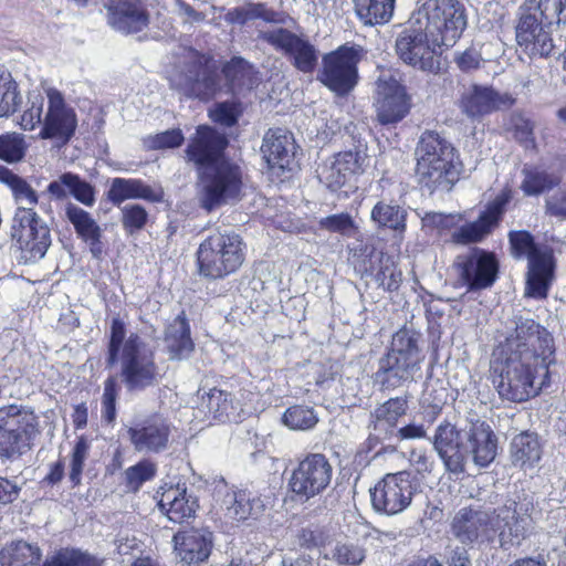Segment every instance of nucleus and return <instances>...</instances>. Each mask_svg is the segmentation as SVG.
Wrapping results in <instances>:
<instances>
[{
  "mask_svg": "<svg viewBox=\"0 0 566 566\" xmlns=\"http://www.w3.org/2000/svg\"><path fill=\"white\" fill-rule=\"evenodd\" d=\"M36 424V416L27 406L11 403L0 408V430L32 437Z\"/></svg>",
  "mask_w": 566,
  "mask_h": 566,
  "instance_id": "72a5a7b5",
  "label": "nucleus"
},
{
  "mask_svg": "<svg viewBox=\"0 0 566 566\" xmlns=\"http://www.w3.org/2000/svg\"><path fill=\"white\" fill-rule=\"evenodd\" d=\"M174 542L182 563L199 566L211 553L212 533L207 528L181 531L174 536Z\"/></svg>",
  "mask_w": 566,
  "mask_h": 566,
  "instance_id": "cd10ccee",
  "label": "nucleus"
},
{
  "mask_svg": "<svg viewBox=\"0 0 566 566\" xmlns=\"http://www.w3.org/2000/svg\"><path fill=\"white\" fill-rule=\"evenodd\" d=\"M109 23L124 33L143 31L149 23V15L140 1H123L111 8Z\"/></svg>",
  "mask_w": 566,
  "mask_h": 566,
  "instance_id": "7c9ffc66",
  "label": "nucleus"
},
{
  "mask_svg": "<svg viewBox=\"0 0 566 566\" xmlns=\"http://www.w3.org/2000/svg\"><path fill=\"white\" fill-rule=\"evenodd\" d=\"M44 105V96L35 92L30 93L28 108L21 115L20 120V126L24 130H33L40 125L43 126Z\"/></svg>",
  "mask_w": 566,
  "mask_h": 566,
  "instance_id": "603ef678",
  "label": "nucleus"
},
{
  "mask_svg": "<svg viewBox=\"0 0 566 566\" xmlns=\"http://www.w3.org/2000/svg\"><path fill=\"white\" fill-rule=\"evenodd\" d=\"M283 422L292 430H310L318 422L314 409L307 406H292L283 415Z\"/></svg>",
  "mask_w": 566,
  "mask_h": 566,
  "instance_id": "09e8293b",
  "label": "nucleus"
},
{
  "mask_svg": "<svg viewBox=\"0 0 566 566\" xmlns=\"http://www.w3.org/2000/svg\"><path fill=\"white\" fill-rule=\"evenodd\" d=\"M333 468L324 454L313 453L303 459L293 471L290 486L304 500L322 493L331 483Z\"/></svg>",
  "mask_w": 566,
  "mask_h": 566,
  "instance_id": "f3484780",
  "label": "nucleus"
},
{
  "mask_svg": "<svg viewBox=\"0 0 566 566\" xmlns=\"http://www.w3.org/2000/svg\"><path fill=\"white\" fill-rule=\"evenodd\" d=\"M209 114L212 120L224 126H232L238 119L239 108L233 102H224L217 104Z\"/></svg>",
  "mask_w": 566,
  "mask_h": 566,
  "instance_id": "774afa93",
  "label": "nucleus"
},
{
  "mask_svg": "<svg viewBox=\"0 0 566 566\" xmlns=\"http://www.w3.org/2000/svg\"><path fill=\"white\" fill-rule=\"evenodd\" d=\"M506 130L512 133L514 138L526 147L534 146V123L522 113L510 115L506 124Z\"/></svg>",
  "mask_w": 566,
  "mask_h": 566,
  "instance_id": "5fc2aeb1",
  "label": "nucleus"
},
{
  "mask_svg": "<svg viewBox=\"0 0 566 566\" xmlns=\"http://www.w3.org/2000/svg\"><path fill=\"white\" fill-rule=\"evenodd\" d=\"M433 449L443 462L446 470L453 474L465 470V439L450 422L440 423L434 432Z\"/></svg>",
  "mask_w": 566,
  "mask_h": 566,
  "instance_id": "aec40b11",
  "label": "nucleus"
},
{
  "mask_svg": "<svg viewBox=\"0 0 566 566\" xmlns=\"http://www.w3.org/2000/svg\"><path fill=\"white\" fill-rule=\"evenodd\" d=\"M516 41L530 57L548 56L554 49L549 25L543 24L535 14H522L516 25Z\"/></svg>",
  "mask_w": 566,
  "mask_h": 566,
  "instance_id": "412c9836",
  "label": "nucleus"
},
{
  "mask_svg": "<svg viewBox=\"0 0 566 566\" xmlns=\"http://www.w3.org/2000/svg\"><path fill=\"white\" fill-rule=\"evenodd\" d=\"M324 557L340 566H359L366 558V549L356 542L338 541Z\"/></svg>",
  "mask_w": 566,
  "mask_h": 566,
  "instance_id": "c03bdc74",
  "label": "nucleus"
},
{
  "mask_svg": "<svg viewBox=\"0 0 566 566\" xmlns=\"http://www.w3.org/2000/svg\"><path fill=\"white\" fill-rule=\"evenodd\" d=\"M165 343L172 358H184L193 348L189 325L185 317L177 316L167 327Z\"/></svg>",
  "mask_w": 566,
  "mask_h": 566,
  "instance_id": "4c0bfd02",
  "label": "nucleus"
},
{
  "mask_svg": "<svg viewBox=\"0 0 566 566\" xmlns=\"http://www.w3.org/2000/svg\"><path fill=\"white\" fill-rule=\"evenodd\" d=\"M407 400L403 398H391L378 406L371 417L374 418V429L380 432H387L394 428L398 419L406 413Z\"/></svg>",
  "mask_w": 566,
  "mask_h": 566,
  "instance_id": "ea45409f",
  "label": "nucleus"
},
{
  "mask_svg": "<svg viewBox=\"0 0 566 566\" xmlns=\"http://www.w3.org/2000/svg\"><path fill=\"white\" fill-rule=\"evenodd\" d=\"M510 243L515 258L528 260L525 295L534 298L546 297L554 270L551 252L538 248L526 231L511 232Z\"/></svg>",
  "mask_w": 566,
  "mask_h": 566,
  "instance_id": "9d476101",
  "label": "nucleus"
},
{
  "mask_svg": "<svg viewBox=\"0 0 566 566\" xmlns=\"http://www.w3.org/2000/svg\"><path fill=\"white\" fill-rule=\"evenodd\" d=\"M245 244L234 232H216L197 250L199 273L209 279H222L237 272L244 262Z\"/></svg>",
  "mask_w": 566,
  "mask_h": 566,
  "instance_id": "0eeeda50",
  "label": "nucleus"
},
{
  "mask_svg": "<svg viewBox=\"0 0 566 566\" xmlns=\"http://www.w3.org/2000/svg\"><path fill=\"white\" fill-rule=\"evenodd\" d=\"M467 27L457 0H427L396 39V53L408 65L437 73L442 48L454 45Z\"/></svg>",
  "mask_w": 566,
  "mask_h": 566,
  "instance_id": "f257e3e1",
  "label": "nucleus"
},
{
  "mask_svg": "<svg viewBox=\"0 0 566 566\" xmlns=\"http://www.w3.org/2000/svg\"><path fill=\"white\" fill-rule=\"evenodd\" d=\"M163 513L174 523H184L195 515L197 501L188 495L185 488L170 486L165 490L158 502Z\"/></svg>",
  "mask_w": 566,
  "mask_h": 566,
  "instance_id": "c756f323",
  "label": "nucleus"
},
{
  "mask_svg": "<svg viewBox=\"0 0 566 566\" xmlns=\"http://www.w3.org/2000/svg\"><path fill=\"white\" fill-rule=\"evenodd\" d=\"M525 518L517 512V503L506 500L502 506L489 510L461 509L452 521L455 537L467 544L489 542L496 535L502 547L520 544L525 534Z\"/></svg>",
  "mask_w": 566,
  "mask_h": 566,
  "instance_id": "7ed1b4c3",
  "label": "nucleus"
},
{
  "mask_svg": "<svg viewBox=\"0 0 566 566\" xmlns=\"http://www.w3.org/2000/svg\"><path fill=\"white\" fill-rule=\"evenodd\" d=\"M24 136L19 133L0 134V160L8 164L20 163L27 153Z\"/></svg>",
  "mask_w": 566,
  "mask_h": 566,
  "instance_id": "49530a36",
  "label": "nucleus"
},
{
  "mask_svg": "<svg viewBox=\"0 0 566 566\" xmlns=\"http://www.w3.org/2000/svg\"><path fill=\"white\" fill-rule=\"evenodd\" d=\"M545 211L559 220L566 219V187L558 188L546 197Z\"/></svg>",
  "mask_w": 566,
  "mask_h": 566,
  "instance_id": "338daca9",
  "label": "nucleus"
},
{
  "mask_svg": "<svg viewBox=\"0 0 566 566\" xmlns=\"http://www.w3.org/2000/svg\"><path fill=\"white\" fill-rule=\"evenodd\" d=\"M223 73L233 87H242L251 84L253 70L247 61L235 57L224 65Z\"/></svg>",
  "mask_w": 566,
  "mask_h": 566,
  "instance_id": "4d7b16f0",
  "label": "nucleus"
},
{
  "mask_svg": "<svg viewBox=\"0 0 566 566\" xmlns=\"http://www.w3.org/2000/svg\"><path fill=\"white\" fill-rule=\"evenodd\" d=\"M530 9H535L547 22L566 23V0H528Z\"/></svg>",
  "mask_w": 566,
  "mask_h": 566,
  "instance_id": "8fccbe9b",
  "label": "nucleus"
},
{
  "mask_svg": "<svg viewBox=\"0 0 566 566\" xmlns=\"http://www.w3.org/2000/svg\"><path fill=\"white\" fill-rule=\"evenodd\" d=\"M31 438L23 433L0 430V459L15 460L31 449Z\"/></svg>",
  "mask_w": 566,
  "mask_h": 566,
  "instance_id": "a18cd8bd",
  "label": "nucleus"
},
{
  "mask_svg": "<svg viewBox=\"0 0 566 566\" xmlns=\"http://www.w3.org/2000/svg\"><path fill=\"white\" fill-rule=\"evenodd\" d=\"M510 196L506 192L499 195L481 213L476 221L467 223L453 231L451 239L454 243L469 244L481 241L490 233L491 228L497 222Z\"/></svg>",
  "mask_w": 566,
  "mask_h": 566,
  "instance_id": "bb28decb",
  "label": "nucleus"
},
{
  "mask_svg": "<svg viewBox=\"0 0 566 566\" xmlns=\"http://www.w3.org/2000/svg\"><path fill=\"white\" fill-rule=\"evenodd\" d=\"M40 559V548L24 541L11 542L0 551V566H34Z\"/></svg>",
  "mask_w": 566,
  "mask_h": 566,
  "instance_id": "e433bc0d",
  "label": "nucleus"
},
{
  "mask_svg": "<svg viewBox=\"0 0 566 566\" xmlns=\"http://www.w3.org/2000/svg\"><path fill=\"white\" fill-rule=\"evenodd\" d=\"M461 220L458 214H443L439 212H428L422 218V224L427 229L443 232L452 229Z\"/></svg>",
  "mask_w": 566,
  "mask_h": 566,
  "instance_id": "e2e57ef3",
  "label": "nucleus"
},
{
  "mask_svg": "<svg viewBox=\"0 0 566 566\" xmlns=\"http://www.w3.org/2000/svg\"><path fill=\"white\" fill-rule=\"evenodd\" d=\"M512 463L521 469H532L541 460L542 448L535 433L525 431L516 434L510 446Z\"/></svg>",
  "mask_w": 566,
  "mask_h": 566,
  "instance_id": "f704fd0d",
  "label": "nucleus"
},
{
  "mask_svg": "<svg viewBox=\"0 0 566 566\" xmlns=\"http://www.w3.org/2000/svg\"><path fill=\"white\" fill-rule=\"evenodd\" d=\"M421 360L417 336L400 329L392 336L389 352L379 360L377 379L386 388H398L413 379Z\"/></svg>",
  "mask_w": 566,
  "mask_h": 566,
  "instance_id": "6e6552de",
  "label": "nucleus"
},
{
  "mask_svg": "<svg viewBox=\"0 0 566 566\" xmlns=\"http://www.w3.org/2000/svg\"><path fill=\"white\" fill-rule=\"evenodd\" d=\"M209 59L188 51L168 74L171 86L187 96L209 98L217 88L216 74Z\"/></svg>",
  "mask_w": 566,
  "mask_h": 566,
  "instance_id": "9b49d317",
  "label": "nucleus"
},
{
  "mask_svg": "<svg viewBox=\"0 0 566 566\" xmlns=\"http://www.w3.org/2000/svg\"><path fill=\"white\" fill-rule=\"evenodd\" d=\"M46 190L56 199H64L67 195H72L85 206H93L95 202L93 187L72 172L62 174L56 180L49 184Z\"/></svg>",
  "mask_w": 566,
  "mask_h": 566,
  "instance_id": "473e14b6",
  "label": "nucleus"
},
{
  "mask_svg": "<svg viewBox=\"0 0 566 566\" xmlns=\"http://www.w3.org/2000/svg\"><path fill=\"white\" fill-rule=\"evenodd\" d=\"M318 227L328 232L353 237L357 230L354 219L345 212L331 214L318 220Z\"/></svg>",
  "mask_w": 566,
  "mask_h": 566,
  "instance_id": "6e6d98bb",
  "label": "nucleus"
},
{
  "mask_svg": "<svg viewBox=\"0 0 566 566\" xmlns=\"http://www.w3.org/2000/svg\"><path fill=\"white\" fill-rule=\"evenodd\" d=\"M377 280L386 290L395 291L400 285L402 273L390 259H387L377 274Z\"/></svg>",
  "mask_w": 566,
  "mask_h": 566,
  "instance_id": "0e129e2a",
  "label": "nucleus"
},
{
  "mask_svg": "<svg viewBox=\"0 0 566 566\" xmlns=\"http://www.w3.org/2000/svg\"><path fill=\"white\" fill-rule=\"evenodd\" d=\"M203 403L213 418L221 421L235 420L240 415L239 407L234 405L231 394L217 388L208 392Z\"/></svg>",
  "mask_w": 566,
  "mask_h": 566,
  "instance_id": "a19ab883",
  "label": "nucleus"
},
{
  "mask_svg": "<svg viewBox=\"0 0 566 566\" xmlns=\"http://www.w3.org/2000/svg\"><path fill=\"white\" fill-rule=\"evenodd\" d=\"M125 324L113 318L108 347V365L119 360L122 377L128 390H140L157 382L159 370L154 352L136 334L125 338Z\"/></svg>",
  "mask_w": 566,
  "mask_h": 566,
  "instance_id": "20e7f679",
  "label": "nucleus"
},
{
  "mask_svg": "<svg viewBox=\"0 0 566 566\" xmlns=\"http://www.w3.org/2000/svg\"><path fill=\"white\" fill-rule=\"evenodd\" d=\"M549 364L551 357L534 353L507 354L501 367H494L499 373L494 381L499 395L514 402L536 396L548 379Z\"/></svg>",
  "mask_w": 566,
  "mask_h": 566,
  "instance_id": "39448f33",
  "label": "nucleus"
},
{
  "mask_svg": "<svg viewBox=\"0 0 566 566\" xmlns=\"http://www.w3.org/2000/svg\"><path fill=\"white\" fill-rule=\"evenodd\" d=\"M523 175L521 188L526 196H537L555 184L552 176L537 168H524Z\"/></svg>",
  "mask_w": 566,
  "mask_h": 566,
  "instance_id": "864d4df0",
  "label": "nucleus"
},
{
  "mask_svg": "<svg viewBox=\"0 0 566 566\" xmlns=\"http://www.w3.org/2000/svg\"><path fill=\"white\" fill-rule=\"evenodd\" d=\"M514 99L507 94H500L489 86L473 85L465 88L459 99L461 112L471 119H478L503 107H509Z\"/></svg>",
  "mask_w": 566,
  "mask_h": 566,
  "instance_id": "5701e85b",
  "label": "nucleus"
},
{
  "mask_svg": "<svg viewBox=\"0 0 566 566\" xmlns=\"http://www.w3.org/2000/svg\"><path fill=\"white\" fill-rule=\"evenodd\" d=\"M259 38L282 52L300 72L312 73L315 70L318 51L306 38L284 28L260 30Z\"/></svg>",
  "mask_w": 566,
  "mask_h": 566,
  "instance_id": "2eb2a0df",
  "label": "nucleus"
},
{
  "mask_svg": "<svg viewBox=\"0 0 566 566\" xmlns=\"http://www.w3.org/2000/svg\"><path fill=\"white\" fill-rule=\"evenodd\" d=\"M163 198V193L140 179L114 178L108 190V199L114 205H120L129 199H144L151 202H158Z\"/></svg>",
  "mask_w": 566,
  "mask_h": 566,
  "instance_id": "2f4dec72",
  "label": "nucleus"
},
{
  "mask_svg": "<svg viewBox=\"0 0 566 566\" xmlns=\"http://www.w3.org/2000/svg\"><path fill=\"white\" fill-rule=\"evenodd\" d=\"M0 182L12 192L17 209L29 208L34 211L39 196L31 185L7 167L0 166Z\"/></svg>",
  "mask_w": 566,
  "mask_h": 566,
  "instance_id": "c9c22d12",
  "label": "nucleus"
},
{
  "mask_svg": "<svg viewBox=\"0 0 566 566\" xmlns=\"http://www.w3.org/2000/svg\"><path fill=\"white\" fill-rule=\"evenodd\" d=\"M65 214L81 239H85L96 234L97 232H102L101 227L96 223L92 216L87 211L73 203H69L66 206Z\"/></svg>",
  "mask_w": 566,
  "mask_h": 566,
  "instance_id": "de8ad7c7",
  "label": "nucleus"
},
{
  "mask_svg": "<svg viewBox=\"0 0 566 566\" xmlns=\"http://www.w3.org/2000/svg\"><path fill=\"white\" fill-rule=\"evenodd\" d=\"M170 426L166 419L155 415L128 429V436L138 452H159L169 440Z\"/></svg>",
  "mask_w": 566,
  "mask_h": 566,
  "instance_id": "b1692460",
  "label": "nucleus"
},
{
  "mask_svg": "<svg viewBox=\"0 0 566 566\" xmlns=\"http://www.w3.org/2000/svg\"><path fill=\"white\" fill-rule=\"evenodd\" d=\"M374 107L380 124L389 125L400 122L410 111V97L406 87L391 73H382L377 82Z\"/></svg>",
  "mask_w": 566,
  "mask_h": 566,
  "instance_id": "dca6fc26",
  "label": "nucleus"
},
{
  "mask_svg": "<svg viewBox=\"0 0 566 566\" xmlns=\"http://www.w3.org/2000/svg\"><path fill=\"white\" fill-rule=\"evenodd\" d=\"M219 494H223L220 509L224 515L233 521L256 520L265 510V503L259 495L245 490H229L226 484L220 485Z\"/></svg>",
  "mask_w": 566,
  "mask_h": 566,
  "instance_id": "a878e982",
  "label": "nucleus"
},
{
  "mask_svg": "<svg viewBox=\"0 0 566 566\" xmlns=\"http://www.w3.org/2000/svg\"><path fill=\"white\" fill-rule=\"evenodd\" d=\"M395 0H354L355 11L365 24L388 22L394 12Z\"/></svg>",
  "mask_w": 566,
  "mask_h": 566,
  "instance_id": "58836bf2",
  "label": "nucleus"
},
{
  "mask_svg": "<svg viewBox=\"0 0 566 566\" xmlns=\"http://www.w3.org/2000/svg\"><path fill=\"white\" fill-rule=\"evenodd\" d=\"M415 493L409 472L388 473L370 491L371 504L379 513L396 515L410 506Z\"/></svg>",
  "mask_w": 566,
  "mask_h": 566,
  "instance_id": "4468645a",
  "label": "nucleus"
},
{
  "mask_svg": "<svg viewBox=\"0 0 566 566\" xmlns=\"http://www.w3.org/2000/svg\"><path fill=\"white\" fill-rule=\"evenodd\" d=\"M465 460L470 455L479 468L489 467L497 454V437L484 421L471 423L464 432Z\"/></svg>",
  "mask_w": 566,
  "mask_h": 566,
  "instance_id": "393cba45",
  "label": "nucleus"
},
{
  "mask_svg": "<svg viewBox=\"0 0 566 566\" xmlns=\"http://www.w3.org/2000/svg\"><path fill=\"white\" fill-rule=\"evenodd\" d=\"M417 175L429 189H451L458 179L453 147L438 134L424 133L417 147Z\"/></svg>",
  "mask_w": 566,
  "mask_h": 566,
  "instance_id": "423d86ee",
  "label": "nucleus"
},
{
  "mask_svg": "<svg viewBox=\"0 0 566 566\" xmlns=\"http://www.w3.org/2000/svg\"><path fill=\"white\" fill-rule=\"evenodd\" d=\"M10 238L24 263H34L43 259L52 244L50 228L29 208L15 209L11 220Z\"/></svg>",
  "mask_w": 566,
  "mask_h": 566,
  "instance_id": "1a4fd4ad",
  "label": "nucleus"
},
{
  "mask_svg": "<svg viewBox=\"0 0 566 566\" xmlns=\"http://www.w3.org/2000/svg\"><path fill=\"white\" fill-rule=\"evenodd\" d=\"M117 381L115 378H108L104 384V392L102 397V417L112 422L116 417V398H117Z\"/></svg>",
  "mask_w": 566,
  "mask_h": 566,
  "instance_id": "680f3d73",
  "label": "nucleus"
},
{
  "mask_svg": "<svg viewBox=\"0 0 566 566\" xmlns=\"http://www.w3.org/2000/svg\"><path fill=\"white\" fill-rule=\"evenodd\" d=\"M549 333L532 318H520L514 334L506 339V355L514 353H534L551 357L553 354Z\"/></svg>",
  "mask_w": 566,
  "mask_h": 566,
  "instance_id": "6ab92c4d",
  "label": "nucleus"
},
{
  "mask_svg": "<svg viewBox=\"0 0 566 566\" xmlns=\"http://www.w3.org/2000/svg\"><path fill=\"white\" fill-rule=\"evenodd\" d=\"M228 144L223 134L209 126H199L186 155L200 170L198 198L207 211L237 200L242 188L240 169L223 160Z\"/></svg>",
  "mask_w": 566,
  "mask_h": 566,
  "instance_id": "f03ea898",
  "label": "nucleus"
},
{
  "mask_svg": "<svg viewBox=\"0 0 566 566\" xmlns=\"http://www.w3.org/2000/svg\"><path fill=\"white\" fill-rule=\"evenodd\" d=\"M21 102L18 92V85L11 75H4L0 83V117L8 116L13 113Z\"/></svg>",
  "mask_w": 566,
  "mask_h": 566,
  "instance_id": "13d9d810",
  "label": "nucleus"
},
{
  "mask_svg": "<svg viewBox=\"0 0 566 566\" xmlns=\"http://www.w3.org/2000/svg\"><path fill=\"white\" fill-rule=\"evenodd\" d=\"M364 56L363 49L343 45L325 54L317 78L338 95L349 93L358 82L357 65Z\"/></svg>",
  "mask_w": 566,
  "mask_h": 566,
  "instance_id": "f8f14e48",
  "label": "nucleus"
},
{
  "mask_svg": "<svg viewBox=\"0 0 566 566\" xmlns=\"http://www.w3.org/2000/svg\"><path fill=\"white\" fill-rule=\"evenodd\" d=\"M366 158L363 151L339 153L324 164L319 179L331 190L336 191L363 172Z\"/></svg>",
  "mask_w": 566,
  "mask_h": 566,
  "instance_id": "4be33fe9",
  "label": "nucleus"
},
{
  "mask_svg": "<svg viewBox=\"0 0 566 566\" xmlns=\"http://www.w3.org/2000/svg\"><path fill=\"white\" fill-rule=\"evenodd\" d=\"M45 113L39 137L66 144L77 127L75 109L66 103L64 95L55 87L44 86Z\"/></svg>",
  "mask_w": 566,
  "mask_h": 566,
  "instance_id": "ddd939ff",
  "label": "nucleus"
},
{
  "mask_svg": "<svg viewBox=\"0 0 566 566\" xmlns=\"http://www.w3.org/2000/svg\"><path fill=\"white\" fill-rule=\"evenodd\" d=\"M156 473V465L150 461H142L136 465L128 468L125 472L127 483L134 490H138L139 486L151 480Z\"/></svg>",
  "mask_w": 566,
  "mask_h": 566,
  "instance_id": "bf43d9fd",
  "label": "nucleus"
},
{
  "mask_svg": "<svg viewBox=\"0 0 566 566\" xmlns=\"http://www.w3.org/2000/svg\"><path fill=\"white\" fill-rule=\"evenodd\" d=\"M90 442L86 438L80 437L73 449L71 459L70 479L73 483L77 484L84 468L85 460L88 457Z\"/></svg>",
  "mask_w": 566,
  "mask_h": 566,
  "instance_id": "052dcab7",
  "label": "nucleus"
},
{
  "mask_svg": "<svg viewBox=\"0 0 566 566\" xmlns=\"http://www.w3.org/2000/svg\"><path fill=\"white\" fill-rule=\"evenodd\" d=\"M454 270L468 290L490 287L497 277L499 263L493 253L481 249L458 255Z\"/></svg>",
  "mask_w": 566,
  "mask_h": 566,
  "instance_id": "a211bd4d",
  "label": "nucleus"
},
{
  "mask_svg": "<svg viewBox=\"0 0 566 566\" xmlns=\"http://www.w3.org/2000/svg\"><path fill=\"white\" fill-rule=\"evenodd\" d=\"M43 566H101V560L77 549H62Z\"/></svg>",
  "mask_w": 566,
  "mask_h": 566,
  "instance_id": "3c124183",
  "label": "nucleus"
},
{
  "mask_svg": "<svg viewBox=\"0 0 566 566\" xmlns=\"http://www.w3.org/2000/svg\"><path fill=\"white\" fill-rule=\"evenodd\" d=\"M370 218L380 228L401 232L406 229V211L398 205L379 201L373 208Z\"/></svg>",
  "mask_w": 566,
  "mask_h": 566,
  "instance_id": "79ce46f5",
  "label": "nucleus"
},
{
  "mask_svg": "<svg viewBox=\"0 0 566 566\" xmlns=\"http://www.w3.org/2000/svg\"><path fill=\"white\" fill-rule=\"evenodd\" d=\"M261 151L270 169H291L295 155L293 135L280 128L270 129L263 138Z\"/></svg>",
  "mask_w": 566,
  "mask_h": 566,
  "instance_id": "c85d7f7f",
  "label": "nucleus"
},
{
  "mask_svg": "<svg viewBox=\"0 0 566 566\" xmlns=\"http://www.w3.org/2000/svg\"><path fill=\"white\" fill-rule=\"evenodd\" d=\"M503 52L502 44L499 41L484 43L480 52L475 49H469L457 57V64L462 71H472L480 67L481 62H489Z\"/></svg>",
  "mask_w": 566,
  "mask_h": 566,
  "instance_id": "37998d69",
  "label": "nucleus"
},
{
  "mask_svg": "<svg viewBox=\"0 0 566 566\" xmlns=\"http://www.w3.org/2000/svg\"><path fill=\"white\" fill-rule=\"evenodd\" d=\"M123 226L129 232L140 230L147 221V212L139 205H127L123 209Z\"/></svg>",
  "mask_w": 566,
  "mask_h": 566,
  "instance_id": "69168bd1",
  "label": "nucleus"
}]
</instances>
